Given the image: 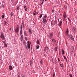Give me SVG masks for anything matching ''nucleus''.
I'll use <instances>...</instances> for the list:
<instances>
[{"mask_svg":"<svg viewBox=\"0 0 77 77\" xmlns=\"http://www.w3.org/2000/svg\"><path fill=\"white\" fill-rule=\"evenodd\" d=\"M69 33V30H68V29H67L65 32L66 35L68 36V38H69V39H71V40H72V41H74V38H73V36H72V35L71 34H68Z\"/></svg>","mask_w":77,"mask_h":77,"instance_id":"1","label":"nucleus"},{"mask_svg":"<svg viewBox=\"0 0 77 77\" xmlns=\"http://www.w3.org/2000/svg\"><path fill=\"white\" fill-rule=\"evenodd\" d=\"M29 41H28L27 42V46H26V47L27 50H28V49H30V44H31V42L29 43Z\"/></svg>","mask_w":77,"mask_h":77,"instance_id":"2","label":"nucleus"},{"mask_svg":"<svg viewBox=\"0 0 77 77\" xmlns=\"http://www.w3.org/2000/svg\"><path fill=\"white\" fill-rule=\"evenodd\" d=\"M0 38L2 39V40H4V39H5V35H4V34H3V33H1V35H0Z\"/></svg>","mask_w":77,"mask_h":77,"instance_id":"3","label":"nucleus"},{"mask_svg":"<svg viewBox=\"0 0 77 77\" xmlns=\"http://www.w3.org/2000/svg\"><path fill=\"white\" fill-rule=\"evenodd\" d=\"M66 13L65 12H64V14L63 16V17H64V18H66V17H67V16H66Z\"/></svg>","mask_w":77,"mask_h":77,"instance_id":"4","label":"nucleus"},{"mask_svg":"<svg viewBox=\"0 0 77 77\" xmlns=\"http://www.w3.org/2000/svg\"><path fill=\"white\" fill-rule=\"evenodd\" d=\"M19 27L18 26L17 27V29H16L14 31V32H15V33H18V32H19V29H18Z\"/></svg>","mask_w":77,"mask_h":77,"instance_id":"5","label":"nucleus"},{"mask_svg":"<svg viewBox=\"0 0 77 77\" xmlns=\"http://www.w3.org/2000/svg\"><path fill=\"white\" fill-rule=\"evenodd\" d=\"M76 30H77V29L75 27H73L72 28V31L74 33H75L76 32Z\"/></svg>","mask_w":77,"mask_h":77,"instance_id":"6","label":"nucleus"},{"mask_svg":"<svg viewBox=\"0 0 77 77\" xmlns=\"http://www.w3.org/2000/svg\"><path fill=\"white\" fill-rule=\"evenodd\" d=\"M53 36V34L52 33H50L49 34V38L50 39H51V38Z\"/></svg>","mask_w":77,"mask_h":77,"instance_id":"7","label":"nucleus"},{"mask_svg":"<svg viewBox=\"0 0 77 77\" xmlns=\"http://www.w3.org/2000/svg\"><path fill=\"white\" fill-rule=\"evenodd\" d=\"M46 22H47V20H46V19H45L44 18H43L42 23H44V24H45V23H46Z\"/></svg>","mask_w":77,"mask_h":77,"instance_id":"8","label":"nucleus"},{"mask_svg":"<svg viewBox=\"0 0 77 77\" xmlns=\"http://www.w3.org/2000/svg\"><path fill=\"white\" fill-rule=\"evenodd\" d=\"M48 49H49V48H48V47L47 46H46L44 48V51H46V50H48Z\"/></svg>","mask_w":77,"mask_h":77,"instance_id":"9","label":"nucleus"},{"mask_svg":"<svg viewBox=\"0 0 77 77\" xmlns=\"http://www.w3.org/2000/svg\"><path fill=\"white\" fill-rule=\"evenodd\" d=\"M62 21H60L59 22V23L58 24L59 26H62Z\"/></svg>","mask_w":77,"mask_h":77,"instance_id":"10","label":"nucleus"},{"mask_svg":"<svg viewBox=\"0 0 77 77\" xmlns=\"http://www.w3.org/2000/svg\"><path fill=\"white\" fill-rule=\"evenodd\" d=\"M20 40L21 41H23V35H22L20 37Z\"/></svg>","mask_w":77,"mask_h":77,"instance_id":"11","label":"nucleus"},{"mask_svg":"<svg viewBox=\"0 0 77 77\" xmlns=\"http://www.w3.org/2000/svg\"><path fill=\"white\" fill-rule=\"evenodd\" d=\"M52 41L53 42V44H55L56 43V40L54 38L52 39Z\"/></svg>","mask_w":77,"mask_h":77,"instance_id":"12","label":"nucleus"},{"mask_svg":"<svg viewBox=\"0 0 77 77\" xmlns=\"http://www.w3.org/2000/svg\"><path fill=\"white\" fill-rule=\"evenodd\" d=\"M29 33L30 34H32V30L30 29H29Z\"/></svg>","mask_w":77,"mask_h":77,"instance_id":"13","label":"nucleus"},{"mask_svg":"<svg viewBox=\"0 0 77 77\" xmlns=\"http://www.w3.org/2000/svg\"><path fill=\"white\" fill-rule=\"evenodd\" d=\"M9 69L10 70H12L13 69L12 66L10 65L9 66Z\"/></svg>","mask_w":77,"mask_h":77,"instance_id":"14","label":"nucleus"},{"mask_svg":"<svg viewBox=\"0 0 77 77\" xmlns=\"http://www.w3.org/2000/svg\"><path fill=\"white\" fill-rule=\"evenodd\" d=\"M24 36H27V33L26 32V31H24Z\"/></svg>","mask_w":77,"mask_h":77,"instance_id":"15","label":"nucleus"},{"mask_svg":"<svg viewBox=\"0 0 77 77\" xmlns=\"http://www.w3.org/2000/svg\"><path fill=\"white\" fill-rule=\"evenodd\" d=\"M61 52L62 54H65V52H64V50H63V49L61 50Z\"/></svg>","mask_w":77,"mask_h":77,"instance_id":"16","label":"nucleus"},{"mask_svg":"<svg viewBox=\"0 0 77 77\" xmlns=\"http://www.w3.org/2000/svg\"><path fill=\"white\" fill-rule=\"evenodd\" d=\"M36 49H38L39 48V45H36Z\"/></svg>","mask_w":77,"mask_h":77,"instance_id":"17","label":"nucleus"},{"mask_svg":"<svg viewBox=\"0 0 77 77\" xmlns=\"http://www.w3.org/2000/svg\"><path fill=\"white\" fill-rule=\"evenodd\" d=\"M58 48H57V47H56L54 48L55 51H57Z\"/></svg>","mask_w":77,"mask_h":77,"instance_id":"18","label":"nucleus"},{"mask_svg":"<svg viewBox=\"0 0 77 77\" xmlns=\"http://www.w3.org/2000/svg\"><path fill=\"white\" fill-rule=\"evenodd\" d=\"M4 47H8V45L6 44V43H4Z\"/></svg>","mask_w":77,"mask_h":77,"instance_id":"19","label":"nucleus"},{"mask_svg":"<svg viewBox=\"0 0 77 77\" xmlns=\"http://www.w3.org/2000/svg\"><path fill=\"white\" fill-rule=\"evenodd\" d=\"M60 65L61 67H63V63L60 64Z\"/></svg>","mask_w":77,"mask_h":77,"instance_id":"20","label":"nucleus"},{"mask_svg":"<svg viewBox=\"0 0 77 77\" xmlns=\"http://www.w3.org/2000/svg\"><path fill=\"white\" fill-rule=\"evenodd\" d=\"M23 32V31L22 30H20V35H22V32Z\"/></svg>","mask_w":77,"mask_h":77,"instance_id":"21","label":"nucleus"},{"mask_svg":"<svg viewBox=\"0 0 77 77\" xmlns=\"http://www.w3.org/2000/svg\"><path fill=\"white\" fill-rule=\"evenodd\" d=\"M63 57L64 59H65L66 60V62H67V59H66V57H65V56H63Z\"/></svg>","mask_w":77,"mask_h":77,"instance_id":"22","label":"nucleus"},{"mask_svg":"<svg viewBox=\"0 0 77 77\" xmlns=\"http://www.w3.org/2000/svg\"><path fill=\"white\" fill-rule=\"evenodd\" d=\"M4 24H5V25H7V22H6V21H5L4 22Z\"/></svg>","mask_w":77,"mask_h":77,"instance_id":"23","label":"nucleus"},{"mask_svg":"<svg viewBox=\"0 0 77 77\" xmlns=\"http://www.w3.org/2000/svg\"><path fill=\"white\" fill-rule=\"evenodd\" d=\"M21 77H26L25 76H24V75L23 74H22L21 75Z\"/></svg>","mask_w":77,"mask_h":77,"instance_id":"24","label":"nucleus"},{"mask_svg":"<svg viewBox=\"0 0 77 77\" xmlns=\"http://www.w3.org/2000/svg\"><path fill=\"white\" fill-rule=\"evenodd\" d=\"M25 40H26V41H27L28 40L27 38L26 37H25Z\"/></svg>","mask_w":77,"mask_h":77,"instance_id":"25","label":"nucleus"},{"mask_svg":"<svg viewBox=\"0 0 77 77\" xmlns=\"http://www.w3.org/2000/svg\"><path fill=\"white\" fill-rule=\"evenodd\" d=\"M68 19L69 21V22H71V18H68Z\"/></svg>","mask_w":77,"mask_h":77,"instance_id":"26","label":"nucleus"},{"mask_svg":"<svg viewBox=\"0 0 77 77\" xmlns=\"http://www.w3.org/2000/svg\"><path fill=\"white\" fill-rule=\"evenodd\" d=\"M37 44H39V41L38 40H37Z\"/></svg>","mask_w":77,"mask_h":77,"instance_id":"27","label":"nucleus"},{"mask_svg":"<svg viewBox=\"0 0 77 77\" xmlns=\"http://www.w3.org/2000/svg\"><path fill=\"white\" fill-rule=\"evenodd\" d=\"M47 18V16L46 15H45L44 16V18Z\"/></svg>","mask_w":77,"mask_h":77,"instance_id":"28","label":"nucleus"},{"mask_svg":"<svg viewBox=\"0 0 77 77\" xmlns=\"http://www.w3.org/2000/svg\"><path fill=\"white\" fill-rule=\"evenodd\" d=\"M32 14L33 15H36V13H35L34 12H33Z\"/></svg>","mask_w":77,"mask_h":77,"instance_id":"29","label":"nucleus"},{"mask_svg":"<svg viewBox=\"0 0 77 77\" xmlns=\"http://www.w3.org/2000/svg\"><path fill=\"white\" fill-rule=\"evenodd\" d=\"M42 62H43L42 60H41L40 61V63H41V64H42V63H43Z\"/></svg>","mask_w":77,"mask_h":77,"instance_id":"30","label":"nucleus"},{"mask_svg":"<svg viewBox=\"0 0 77 77\" xmlns=\"http://www.w3.org/2000/svg\"><path fill=\"white\" fill-rule=\"evenodd\" d=\"M40 14V15L39 16V17L40 18H41L42 17V14Z\"/></svg>","mask_w":77,"mask_h":77,"instance_id":"31","label":"nucleus"},{"mask_svg":"<svg viewBox=\"0 0 77 77\" xmlns=\"http://www.w3.org/2000/svg\"><path fill=\"white\" fill-rule=\"evenodd\" d=\"M69 76L70 77H72V75H71V74H69Z\"/></svg>","mask_w":77,"mask_h":77,"instance_id":"32","label":"nucleus"},{"mask_svg":"<svg viewBox=\"0 0 77 77\" xmlns=\"http://www.w3.org/2000/svg\"><path fill=\"white\" fill-rule=\"evenodd\" d=\"M63 21H66V20L65 19V18H64L63 19Z\"/></svg>","mask_w":77,"mask_h":77,"instance_id":"33","label":"nucleus"},{"mask_svg":"<svg viewBox=\"0 0 77 77\" xmlns=\"http://www.w3.org/2000/svg\"><path fill=\"white\" fill-rule=\"evenodd\" d=\"M22 26H20V30H22Z\"/></svg>","mask_w":77,"mask_h":77,"instance_id":"34","label":"nucleus"},{"mask_svg":"<svg viewBox=\"0 0 77 77\" xmlns=\"http://www.w3.org/2000/svg\"><path fill=\"white\" fill-rule=\"evenodd\" d=\"M2 18H5V15H2Z\"/></svg>","mask_w":77,"mask_h":77,"instance_id":"35","label":"nucleus"},{"mask_svg":"<svg viewBox=\"0 0 77 77\" xmlns=\"http://www.w3.org/2000/svg\"><path fill=\"white\" fill-rule=\"evenodd\" d=\"M52 13H54V9H53L52 11Z\"/></svg>","mask_w":77,"mask_h":77,"instance_id":"36","label":"nucleus"},{"mask_svg":"<svg viewBox=\"0 0 77 77\" xmlns=\"http://www.w3.org/2000/svg\"><path fill=\"white\" fill-rule=\"evenodd\" d=\"M54 76H55V74L54 73L53 74V77H54Z\"/></svg>","mask_w":77,"mask_h":77,"instance_id":"37","label":"nucleus"},{"mask_svg":"<svg viewBox=\"0 0 77 77\" xmlns=\"http://www.w3.org/2000/svg\"><path fill=\"white\" fill-rule=\"evenodd\" d=\"M27 8H25V11H27Z\"/></svg>","mask_w":77,"mask_h":77,"instance_id":"38","label":"nucleus"},{"mask_svg":"<svg viewBox=\"0 0 77 77\" xmlns=\"http://www.w3.org/2000/svg\"><path fill=\"white\" fill-rule=\"evenodd\" d=\"M2 8H5V6L3 5H2Z\"/></svg>","mask_w":77,"mask_h":77,"instance_id":"39","label":"nucleus"},{"mask_svg":"<svg viewBox=\"0 0 77 77\" xmlns=\"http://www.w3.org/2000/svg\"><path fill=\"white\" fill-rule=\"evenodd\" d=\"M17 10H19V6H18L17 7Z\"/></svg>","mask_w":77,"mask_h":77,"instance_id":"40","label":"nucleus"},{"mask_svg":"<svg viewBox=\"0 0 77 77\" xmlns=\"http://www.w3.org/2000/svg\"><path fill=\"white\" fill-rule=\"evenodd\" d=\"M10 14L11 15V17H12V16L13 15L12 14V12Z\"/></svg>","mask_w":77,"mask_h":77,"instance_id":"41","label":"nucleus"},{"mask_svg":"<svg viewBox=\"0 0 77 77\" xmlns=\"http://www.w3.org/2000/svg\"><path fill=\"white\" fill-rule=\"evenodd\" d=\"M58 60L59 62V61H60V60H59V58H58Z\"/></svg>","mask_w":77,"mask_h":77,"instance_id":"42","label":"nucleus"},{"mask_svg":"<svg viewBox=\"0 0 77 77\" xmlns=\"http://www.w3.org/2000/svg\"><path fill=\"white\" fill-rule=\"evenodd\" d=\"M34 11V12H35V13H37V12H36V10L35 11Z\"/></svg>","mask_w":77,"mask_h":77,"instance_id":"43","label":"nucleus"},{"mask_svg":"<svg viewBox=\"0 0 77 77\" xmlns=\"http://www.w3.org/2000/svg\"><path fill=\"white\" fill-rule=\"evenodd\" d=\"M43 3H44V2H42L41 3V5H42V4H43Z\"/></svg>","mask_w":77,"mask_h":77,"instance_id":"44","label":"nucleus"},{"mask_svg":"<svg viewBox=\"0 0 77 77\" xmlns=\"http://www.w3.org/2000/svg\"><path fill=\"white\" fill-rule=\"evenodd\" d=\"M26 6H24V8H26Z\"/></svg>","mask_w":77,"mask_h":77,"instance_id":"45","label":"nucleus"},{"mask_svg":"<svg viewBox=\"0 0 77 77\" xmlns=\"http://www.w3.org/2000/svg\"><path fill=\"white\" fill-rule=\"evenodd\" d=\"M57 21H58V22H59V19H57Z\"/></svg>","mask_w":77,"mask_h":77,"instance_id":"46","label":"nucleus"},{"mask_svg":"<svg viewBox=\"0 0 77 77\" xmlns=\"http://www.w3.org/2000/svg\"><path fill=\"white\" fill-rule=\"evenodd\" d=\"M9 30H11V28H10Z\"/></svg>","mask_w":77,"mask_h":77,"instance_id":"47","label":"nucleus"},{"mask_svg":"<svg viewBox=\"0 0 77 77\" xmlns=\"http://www.w3.org/2000/svg\"><path fill=\"white\" fill-rule=\"evenodd\" d=\"M42 2H44V0H42Z\"/></svg>","mask_w":77,"mask_h":77,"instance_id":"48","label":"nucleus"},{"mask_svg":"<svg viewBox=\"0 0 77 77\" xmlns=\"http://www.w3.org/2000/svg\"><path fill=\"white\" fill-rule=\"evenodd\" d=\"M74 56H75V54H74Z\"/></svg>","mask_w":77,"mask_h":77,"instance_id":"49","label":"nucleus"},{"mask_svg":"<svg viewBox=\"0 0 77 77\" xmlns=\"http://www.w3.org/2000/svg\"><path fill=\"white\" fill-rule=\"evenodd\" d=\"M73 50H74V47H73Z\"/></svg>","mask_w":77,"mask_h":77,"instance_id":"50","label":"nucleus"},{"mask_svg":"<svg viewBox=\"0 0 77 77\" xmlns=\"http://www.w3.org/2000/svg\"><path fill=\"white\" fill-rule=\"evenodd\" d=\"M17 77H20V76L18 75V76H17Z\"/></svg>","mask_w":77,"mask_h":77,"instance_id":"51","label":"nucleus"},{"mask_svg":"<svg viewBox=\"0 0 77 77\" xmlns=\"http://www.w3.org/2000/svg\"><path fill=\"white\" fill-rule=\"evenodd\" d=\"M47 0H45V2H46Z\"/></svg>","mask_w":77,"mask_h":77,"instance_id":"52","label":"nucleus"},{"mask_svg":"<svg viewBox=\"0 0 77 77\" xmlns=\"http://www.w3.org/2000/svg\"><path fill=\"white\" fill-rule=\"evenodd\" d=\"M30 65H31V63H30Z\"/></svg>","mask_w":77,"mask_h":77,"instance_id":"53","label":"nucleus"},{"mask_svg":"<svg viewBox=\"0 0 77 77\" xmlns=\"http://www.w3.org/2000/svg\"><path fill=\"white\" fill-rule=\"evenodd\" d=\"M1 8H2V7H0Z\"/></svg>","mask_w":77,"mask_h":77,"instance_id":"54","label":"nucleus"},{"mask_svg":"<svg viewBox=\"0 0 77 77\" xmlns=\"http://www.w3.org/2000/svg\"><path fill=\"white\" fill-rule=\"evenodd\" d=\"M1 60V59H0V61Z\"/></svg>","mask_w":77,"mask_h":77,"instance_id":"55","label":"nucleus"},{"mask_svg":"<svg viewBox=\"0 0 77 77\" xmlns=\"http://www.w3.org/2000/svg\"><path fill=\"white\" fill-rule=\"evenodd\" d=\"M62 62H63V61H62Z\"/></svg>","mask_w":77,"mask_h":77,"instance_id":"56","label":"nucleus"}]
</instances>
